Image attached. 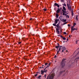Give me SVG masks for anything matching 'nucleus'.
I'll use <instances>...</instances> for the list:
<instances>
[{
  "instance_id": "1",
  "label": "nucleus",
  "mask_w": 79,
  "mask_h": 79,
  "mask_svg": "<svg viewBox=\"0 0 79 79\" xmlns=\"http://www.w3.org/2000/svg\"><path fill=\"white\" fill-rule=\"evenodd\" d=\"M66 47H63V46H59V51H57V53L56 54V55L58 54V53L60 52V53H63L64 50H66Z\"/></svg>"
},
{
  "instance_id": "2",
  "label": "nucleus",
  "mask_w": 79,
  "mask_h": 79,
  "mask_svg": "<svg viewBox=\"0 0 79 79\" xmlns=\"http://www.w3.org/2000/svg\"><path fill=\"white\" fill-rule=\"evenodd\" d=\"M65 60H66L65 59H63L61 62V64L62 68H64V65H65V63H64V61Z\"/></svg>"
},
{
  "instance_id": "3",
  "label": "nucleus",
  "mask_w": 79,
  "mask_h": 79,
  "mask_svg": "<svg viewBox=\"0 0 79 79\" xmlns=\"http://www.w3.org/2000/svg\"><path fill=\"white\" fill-rule=\"evenodd\" d=\"M60 20V19H55V23H53V25L54 26H57V25H56V24L58 23V21H59Z\"/></svg>"
},
{
  "instance_id": "4",
  "label": "nucleus",
  "mask_w": 79,
  "mask_h": 79,
  "mask_svg": "<svg viewBox=\"0 0 79 79\" xmlns=\"http://www.w3.org/2000/svg\"><path fill=\"white\" fill-rule=\"evenodd\" d=\"M55 75L54 74H52L51 75H50L49 77V79H53V77L54 76H55Z\"/></svg>"
},
{
  "instance_id": "5",
  "label": "nucleus",
  "mask_w": 79,
  "mask_h": 79,
  "mask_svg": "<svg viewBox=\"0 0 79 79\" xmlns=\"http://www.w3.org/2000/svg\"><path fill=\"white\" fill-rule=\"evenodd\" d=\"M55 6H57V7H58V8H60V6H59V5L57 3H54V7H55Z\"/></svg>"
},
{
  "instance_id": "6",
  "label": "nucleus",
  "mask_w": 79,
  "mask_h": 79,
  "mask_svg": "<svg viewBox=\"0 0 79 79\" xmlns=\"http://www.w3.org/2000/svg\"><path fill=\"white\" fill-rule=\"evenodd\" d=\"M56 32L58 34H60V31H59V28H56Z\"/></svg>"
},
{
  "instance_id": "7",
  "label": "nucleus",
  "mask_w": 79,
  "mask_h": 79,
  "mask_svg": "<svg viewBox=\"0 0 79 79\" xmlns=\"http://www.w3.org/2000/svg\"><path fill=\"white\" fill-rule=\"evenodd\" d=\"M68 8L69 11H71V6H69V7H68Z\"/></svg>"
},
{
  "instance_id": "8",
  "label": "nucleus",
  "mask_w": 79,
  "mask_h": 79,
  "mask_svg": "<svg viewBox=\"0 0 79 79\" xmlns=\"http://www.w3.org/2000/svg\"><path fill=\"white\" fill-rule=\"evenodd\" d=\"M56 27L57 28H60V23H59L57 24V26H56Z\"/></svg>"
},
{
  "instance_id": "9",
  "label": "nucleus",
  "mask_w": 79,
  "mask_h": 79,
  "mask_svg": "<svg viewBox=\"0 0 79 79\" xmlns=\"http://www.w3.org/2000/svg\"><path fill=\"white\" fill-rule=\"evenodd\" d=\"M60 36L61 38H62V39H63V40H66V38L64 37H63V36L61 35Z\"/></svg>"
},
{
  "instance_id": "10",
  "label": "nucleus",
  "mask_w": 79,
  "mask_h": 79,
  "mask_svg": "<svg viewBox=\"0 0 79 79\" xmlns=\"http://www.w3.org/2000/svg\"><path fill=\"white\" fill-rule=\"evenodd\" d=\"M41 74H44V73H45V72L44 71V70H41Z\"/></svg>"
},
{
  "instance_id": "11",
  "label": "nucleus",
  "mask_w": 79,
  "mask_h": 79,
  "mask_svg": "<svg viewBox=\"0 0 79 79\" xmlns=\"http://www.w3.org/2000/svg\"><path fill=\"white\" fill-rule=\"evenodd\" d=\"M65 71H60V73H59V74H62V73H63V72H64Z\"/></svg>"
},
{
  "instance_id": "12",
  "label": "nucleus",
  "mask_w": 79,
  "mask_h": 79,
  "mask_svg": "<svg viewBox=\"0 0 79 79\" xmlns=\"http://www.w3.org/2000/svg\"><path fill=\"white\" fill-rule=\"evenodd\" d=\"M56 16L57 18H58V17L59 16V15H58V14L57 13H56Z\"/></svg>"
},
{
  "instance_id": "13",
  "label": "nucleus",
  "mask_w": 79,
  "mask_h": 79,
  "mask_svg": "<svg viewBox=\"0 0 79 79\" xmlns=\"http://www.w3.org/2000/svg\"><path fill=\"white\" fill-rule=\"evenodd\" d=\"M59 47H60V46H55L56 48H57V50L56 51H58V48Z\"/></svg>"
},
{
  "instance_id": "14",
  "label": "nucleus",
  "mask_w": 79,
  "mask_h": 79,
  "mask_svg": "<svg viewBox=\"0 0 79 79\" xmlns=\"http://www.w3.org/2000/svg\"><path fill=\"white\" fill-rule=\"evenodd\" d=\"M63 10H64L65 11H66V8L65 7L63 6Z\"/></svg>"
},
{
  "instance_id": "15",
  "label": "nucleus",
  "mask_w": 79,
  "mask_h": 79,
  "mask_svg": "<svg viewBox=\"0 0 79 79\" xmlns=\"http://www.w3.org/2000/svg\"><path fill=\"white\" fill-rule=\"evenodd\" d=\"M60 10H57L56 11V13H59L60 12Z\"/></svg>"
},
{
  "instance_id": "16",
  "label": "nucleus",
  "mask_w": 79,
  "mask_h": 79,
  "mask_svg": "<svg viewBox=\"0 0 79 79\" xmlns=\"http://www.w3.org/2000/svg\"><path fill=\"white\" fill-rule=\"evenodd\" d=\"M62 11H63V12H64V13H67V12H66V11L64 10L63 9H62Z\"/></svg>"
},
{
  "instance_id": "17",
  "label": "nucleus",
  "mask_w": 79,
  "mask_h": 79,
  "mask_svg": "<svg viewBox=\"0 0 79 79\" xmlns=\"http://www.w3.org/2000/svg\"><path fill=\"white\" fill-rule=\"evenodd\" d=\"M77 17H78V15H77L76 18L77 21H78V18H77Z\"/></svg>"
},
{
  "instance_id": "18",
  "label": "nucleus",
  "mask_w": 79,
  "mask_h": 79,
  "mask_svg": "<svg viewBox=\"0 0 79 79\" xmlns=\"http://www.w3.org/2000/svg\"><path fill=\"white\" fill-rule=\"evenodd\" d=\"M62 22H66V19L64 20V19H63L62 20Z\"/></svg>"
},
{
  "instance_id": "19",
  "label": "nucleus",
  "mask_w": 79,
  "mask_h": 79,
  "mask_svg": "<svg viewBox=\"0 0 79 79\" xmlns=\"http://www.w3.org/2000/svg\"><path fill=\"white\" fill-rule=\"evenodd\" d=\"M71 29H72V30L73 31H74V30H76V28H71Z\"/></svg>"
},
{
  "instance_id": "20",
  "label": "nucleus",
  "mask_w": 79,
  "mask_h": 79,
  "mask_svg": "<svg viewBox=\"0 0 79 79\" xmlns=\"http://www.w3.org/2000/svg\"><path fill=\"white\" fill-rule=\"evenodd\" d=\"M48 66L47 67H46L44 69V71H45V69H47V68H48Z\"/></svg>"
},
{
  "instance_id": "21",
  "label": "nucleus",
  "mask_w": 79,
  "mask_h": 79,
  "mask_svg": "<svg viewBox=\"0 0 79 79\" xmlns=\"http://www.w3.org/2000/svg\"><path fill=\"white\" fill-rule=\"evenodd\" d=\"M41 77H42V76L41 75H40L39 76L37 77H38V78H40Z\"/></svg>"
},
{
  "instance_id": "22",
  "label": "nucleus",
  "mask_w": 79,
  "mask_h": 79,
  "mask_svg": "<svg viewBox=\"0 0 79 79\" xmlns=\"http://www.w3.org/2000/svg\"><path fill=\"white\" fill-rule=\"evenodd\" d=\"M67 23H68V22H65V23H63V25H64L65 24H67Z\"/></svg>"
},
{
  "instance_id": "23",
  "label": "nucleus",
  "mask_w": 79,
  "mask_h": 79,
  "mask_svg": "<svg viewBox=\"0 0 79 79\" xmlns=\"http://www.w3.org/2000/svg\"><path fill=\"white\" fill-rule=\"evenodd\" d=\"M63 5H64V6H66V5L65 3H64V4H63Z\"/></svg>"
},
{
  "instance_id": "24",
  "label": "nucleus",
  "mask_w": 79,
  "mask_h": 79,
  "mask_svg": "<svg viewBox=\"0 0 79 79\" xmlns=\"http://www.w3.org/2000/svg\"><path fill=\"white\" fill-rule=\"evenodd\" d=\"M43 10H44V11H47V9L44 8L43 9Z\"/></svg>"
},
{
  "instance_id": "25",
  "label": "nucleus",
  "mask_w": 79,
  "mask_h": 79,
  "mask_svg": "<svg viewBox=\"0 0 79 79\" xmlns=\"http://www.w3.org/2000/svg\"><path fill=\"white\" fill-rule=\"evenodd\" d=\"M66 16V17H67V18H69V16L68 15H67Z\"/></svg>"
},
{
  "instance_id": "26",
  "label": "nucleus",
  "mask_w": 79,
  "mask_h": 79,
  "mask_svg": "<svg viewBox=\"0 0 79 79\" xmlns=\"http://www.w3.org/2000/svg\"><path fill=\"white\" fill-rule=\"evenodd\" d=\"M71 13H72V16H73V15H74V14L73 13V12H71Z\"/></svg>"
},
{
  "instance_id": "27",
  "label": "nucleus",
  "mask_w": 79,
  "mask_h": 79,
  "mask_svg": "<svg viewBox=\"0 0 79 79\" xmlns=\"http://www.w3.org/2000/svg\"><path fill=\"white\" fill-rule=\"evenodd\" d=\"M69 6V4L67 3V7H68Z\"/></svg>"
},
{
  "instance_id": "28",
  "label": "nucleus",
  "mask_w": 79,
  "mask_h": 79,
  "mask_svg": "<svg viewBox=\"0 0 79 79\" xmlns=\"http://www.w3.org/2000/svg\"><path fill=\"white\" fill-rule=\"evenodd\" d=\"M37 75H38L37 74H35V77H36L37 76Z\"/></svg>"
},
{
  "instance_id": "29",
  "label": "nucleus",
  "mask_w": 79,
  "mask_h": 79,
  "mask_svg": "<svg viewBox=\"0 0 79 79\" xmlns=\"http://www.w3.org/2000/svg\"><path fill=\"white\" fill-rule=\"evenodd\" d=\"M73 10H74L73 9H72L71 10V12H73Z\"/></svg>"
},
{
  "instance_id": "30",
  "label": "nucleus",
  "mask_w": 79,
  "mask_h": 79,
  "mask_svg": "<svg viewBox=\"0 0 79 79\" xmlns=\"http://www.w3.org/2000/svg\"><path fill=\"white\" fill-rule=\"evenodd\" d=\"M64 35H66V32H64Z\"/></svg>"
},
{
  "instance_id": "31",
  "label": "nucleus",
  "mask_w": 79,
  "mask_h": 79,
  "mask_svg": "<svg viewBox=\"0 0 79 79\" xmlns=\"http://www.w3.org/2000/svg\"><path fill=\"white\" fill-rule=\"evenodd\" d=\"M57 45H58L57 46L60 47V44H59V43H57Z\"/></svg>"
},
{
  "instance_id": "32",
  "label": "nucleus",
  "mask_w": 79,
  "mask_h": 79,
  "mask_svg": "<svg viewBox=\"0 0 79 79\" xmlns=\"http://www.w3.org/2000/svg\"><path fill=\"white\" fill-rule=\"evenodd\" d=\"M63 12V16H64V15H65V14Z\"/></svg>"
},
{
  "instance_id": "33",
  "label": "nucleus",
  "mask_w": 79,
  "mask_h": 79,
  "mask_svg": "<svg viewBox=\"0 0 79 79\" xmlns=\"http://www.w3.org/2000/svg\"><path fill=\"white\" fill-rule=\"evenodd\" d=\"M48 64V63H45V65H47Z\"/></svg>"
},
{
  "instance_id": "34",
  "label": "nucleus",
  "mask_w": 79,
  "mask_h": 79,
  "mask_svg": "<svg viewBox=\"0 0 79 79\" xmlns=\"http://www.w3.org/2000/svg\"><path fill=\"white\" fill-rule=\"evenodd\" d=\"M73 24H74V26H76V23H74Z\"/></svg>"
},
{
  "instance_id": "35",
  "label": "nucleus",
  "mask_w": 79,
  "mask_h": 79,
  "mask_svg": "<svg viewBox=\"0 0 79 79\" xmlns=\"http://www.w3.org/2000/svg\"><path fill=\"white\" fill-rule=\"evenodd\" d=\"M47 72V70H45L44 71V73H46V72Z\"/></svg>"
},
{
  "instance_id": "36",
  "label": "nucleus",
  "mask_w": 79,
  "mask_h": 79,
  "mask_svg": "<svg viewBox=\"0 0 79 79\" xmlns=\"http://www.w3.org/2000/svg\"><path fill=\"white\" fill-rule=\"evenodd\" d=\"M68 27H70V24H68Z\"/></svg>"
},
{
  "instance_id": "37",
  "label": "nucleus",
  "mask_w": 79,
  "mask_h": 79,
  "mask_svg": "<svg viewBox=\"0 0 79 79\" xmlns=\"http://www.w3.org/2000/svg\"><path fill=\"white\" fill-rule=\"evenodd\" d=\"M50 64H51V63H50L48 65V67H49V66H50Z\"/></svg>"
},
{
  "instance_id": "38",
  "label": "nucleus",
  "mask_w": 79,
  "mask_h": 79,
  "mask_svg": "<svg viewBox=\"0 0 79 79\" xmlns=\"http://www.w3.org/2000/svg\"><path fill=\"white\" fill-rule=\"evenodd\" d=\"M56 58V55H55L54 56V58Z\"/></svg>"
},
{
  "instance_id": "39",
  "label": "nucleus",
  "mask_w": 79,
  "mask_h": 79,
  "mask_svg": "<svg viewBox=\"0 0 79 79\" xmlns=\"http://www.w3.org/2000/svg\"><path fill=\"white\" fill-rule=\"evenodd\" d=\"M60 10H62V7H60Z\"/></svg>"
},
{
  "instance_id": "40",
  "label": "nucleus",
  "mask_w": 79,
  "mask_h": 79,
  "mask_svg": "<svg viewBox=\"0 0 79 79\" xmlns=\"http://www.w3.org/2000/svg\"><path fill=\"white\" fill-rule=\"evenodd\" d=\"M67 15V14H65L64 16H66Z\"/></svg>"
},
{
  "instance_id": "41",
  "label": "nucleus",
  "mask_w": 79,
  "mask_h": 79,
  "mask_svg": "<svg viewBox=\"0 0 79 79\" xmlns=\"http://www.w3.org/2000/svg\"><path fill=\"white\" fill-rule=\"evenodd\" d=\"M21 44V42H19V44Z\"/></svg>"
},
{
  "instance_id": "42",
  "label": "nucleus",
  "mask_w": 79,
  "mask_h": 79,
  "mask_svg": "<svg viewBox=\"0 0 79 79\" xmlns=\"http://www.w3.org/2000/svg\"><path fill=\"white\" fill-rule=\"evenodd\" d=\"M64 1V0H61V2H63Z\"/></svg>"
},
{
  "instance_id": "43",
  "label": "nucleus",
  "mask_w": 79,
  "mask_h": 79,
  "mask_svg": "<svg viewBox=\"0 0 79 79\" xmlns=\"http://www.w3.org/2000/svg\"><path fill=\"white\" fill-rule=\"evenodd\" d=\"M24 60H27V59H26V58H24Z\"/></svg>"
},
{
  "instance_id": "44",
  "label": "nucleus",
  "mask_w": 79,
  "mask_h": 79,
  "mask_svg": "<svg viewBox=\"0 0 79 79\" xmlns=\"http://www.w3.org/2000/svg\"><path fill=\"white\" fill-rule=\"evenodd\" d=\"M46 76H47V75L46 74H45L44 75V77H46Z\"/></svg>"
},
{
  "instance_id": "45",
  "label": "nucleus",
  "mask_w": 79,
  "mask_h": 79,
  "mask_svg": "<svg viewBox=\"0 0 79 79\" xmlns=\"http://www.w3.org/2000/svg\"><path fill=\"white\" fill-rule=\"evenodd\" d=\"M49 76H48L46 79H48V77Z\"/></svg>"
},
{
  "instance_id": "46",
  "label": "nucleus",
  "mask_w": 79,
  "mask_h": 79,
  "mask_svg": "<svg viewBox=\"0 0 79 79\" xmlns=\"http://www.w3.org/2000/svg\"><path fill=\"white\" fill-rule=\"evenodd\" d=\"M69 37H70L71 38V35H70L69 36Z\"/></svg>"
},
{
  "instance_id": "47",
  "label": "nucleus",
  "mask_w": 79,
  "mask_h": 79,
  "mask_svg": "<svg viewBox=\"0 0 79 79\" xmlns=\"http://www.w3.org/2000/svg\"><path fill=\"white\" fill-rule=\"evenodd\" d=\"M60 10V8H58V10Z\"/></svg>"
},
{
  "instance_id": "48",
  "label": "nucleus",
  "mask_w": 79,
  "mask_h": 79,
  "mask_svg": "<svg viewBox=\"0 0 79 79\" xmlns=\"http://www.w3.org/2000/svg\"><path fill=\"white\" fill-rule=\"evenodd\" d=\"M71 28H72V29H73L74 28V26H73Z\"/></svg>"
},
{
  "instance_id": "49",
  "label": "nucleus",
  "mask_w": 79,
  "mask_h": 79,
  "mask_svg": "<svg viewBox=\"0 0 79 79\" xmlns=\"http://www.w3.org/2000/svg\"><path fill=\"white\" fill-rule=\"evenodd\" d=\"M73 30H72V29H71V32L72 33V32H73Z\"/></svg>"
},
{
  "instance_id": "50",
  "label": "nucleus",
  "mask_w": 79,
  "mask_h": 79,
  "mask_svg": "<svg viewBox=\"0 0 79 79\" xmlns=\"http://www.w3.org/2000/svg\"><path fill=\"white\" fill-rule=\"evenodd\" d=\"M69 6H70V2H69Z\"/></svg>"
},
{
  "instance_id": "51",
  "label": "nucleus",
  "mask_w": 79,
  "mask_h": 79,
  "mask_svg": "<svg viewBox=\"0 0 79 79\" xmlns=\"http://www.w3.org/2000/svg\"><path fill=\"white\" fill-rule=\"evenodd\" d=\"M28 27H29L30 28H31V27L30 26H28Z\"/></svg>"
},
{
  "instance_id": "52",
  "label": "nucleus",
  "mask_w": 79,
  "mask_h": 79,
  "mask_svg": "<svg viewBox=\"0 0 79 79\" xmlns=\"http://www.w3.org/2000/svg\"><path fill=\"white\" fill-rule=\"evenodd\" d=\"M32 18H31V19H30V20H32Z\"/></svg>"
},
{
  "instance_id": "53",
  "label": "nucleus",
  "mask_w": 79,
  "mask_h": 79,
  "mask_svg": "<svg viewBox=\"0 0 79 79\" xmlns=\"http://www.w3.org/2000/svg\"><path fill=\"white\" fill-rule=\"evenodd\" d=\"M13 28H15L16 27H13Z\"/></svg>"
},
{
  "instance_id": "54",
  "label": "nucleus",
  "mask_w": 79,
  "mask_h": 79,
  "mask_svg": "<svg viewBox=\"0 0 79 79\" xmlns=\"http://www.w3.org/2000/svg\"><path fill=\"white\" fill-rule=\"evenodd\" d=\"M67 41L68 40V38H67Z\"/></svg>"
},
{
  "instance_id": "55",
  "label": "nucleus",
  "mask_w": 79,
  "mask_h": 79,
  "mask_svg": "<svg viewBox=\"0 0 79 79\" xmlns=\"http://www.w3.org/2000/svg\"><path fill=\"white\" fill-rule=\"evenodd\" d=\"M40 69L42 68V67H40Z\"/></svg>"
},
{
  "instance_id": "56",
  "label": "nucleus",
  "mask_w": 79,
  "mask_h": 79,
  "mask_svg": "<svg viewBox=\"0 0 79 79\" xmlns=\"http://www.w3.org/2000/svg\"><path fill=\"white\" fill-rule=\"evenodd\" d=\"M38 73H39V74H40V72H39Z\"/></svg>"
},
{
  "instance_id": "57",
  "label": "nucleus",
  "mask_w": 79,
  "mask_h": 79,
  "mask_svg": "<svg viewBox=\"0 0 79 79\" xmlns=\"http://www.w3.org/2000/svg\"><path fill=\"white\" fill-rule=\"evenodd\" d=\"M56 9V8H54V10H55H55H55Z\"/></svg>"
},
{
  "instance_id": "58",
  "label": "nucleus",
  "mask_w": 79,
  "mask_h": 79,
  "mask_svg": "<svg viewBox=\"0 0 79 79\" xmlns=\"http://www.w3.org/2000/svg\"><path fill=\"white\" fill-rule=\"evenodd\" d=\"M36 73H37V74H38V72H36Z\"/></svg>"
},
{
  "instance_id": "59",
  "label": "nucleus",
  "mask_w": 79,
  "mask_h": 79,
  "mask_svg": "<svg viewBox=\"0 0 79 79\" xmlns=\"http://www.w3.org/2000/svg\"><path fill=\"white\" fill-rule=\"evenodd\" d=\"M63 43H64V42H65V41H63Z\"/></svg>"
},
{
  "instance_id": "60",
  "label": "nucleus",
  "mask_w": 79,
  "mask_h": 79,
  "mask_svg": "<svg viewBox=\"0 0 79 79\" xmlns=\"http://www.w3.org/2000/svg\"><path fill=\"white\" fill-rule=\"evenodd\" d=\"M66 52H68V51L67 50L66 51Z\"/></svg>"
},
{
  "instance_id": "61",
  "label": "nucleus",
  "mask_w": 79,
  "mask_h": 79,
  "mask_svg": "<svg viewBox=\"0 0 79 79\" xmlns=\"http://www.w3.org/2000/svg\"><path fill=\"white\" fill-rule=\"evenodd\" d=\"M44 66V65H42V66Z\"/></svg>"
},
{
  "instance_id": "62",
  "label": "nucleus",
  "mask_w": 79,
  "mask_h": 79,
  "mask_svg": "<svg viewBox=\"0 0 79 79\" xmlns=\"http://www.w3.org/2000/svg\"><path fill=\"white\" fill-rule=\"evenodd\" d=\"M65 74H65L64 75V76H65Z\"/></svg>"
},
{
  "instance_id": "63",
  "label": "nucleus",
  "mask_w": 79,
  "mask_h": 79,
  "mask_svg": "<svg viewBox=\"0 0 79 79\" xmlns=\"http://www.w3.org/2000/svg\"><path fill=\"white\" fill-rule=\"evenodd\" d=\"M1 19H3V18H1Z\"/></svg>"
},
{
  "instance_id": "64",
  "label": "nucleus",
  "mask_w": 79,
  "mask_h": 79,
  "mask_svg": "<svg viewBox=\"0 0 79 79\" xmlns=\"http://www.w3.org/2000/svg\"><path fill=\"white\" fill-rule=\"evenodd\" d=\"M41 79V78H40V79Z\"/></svg>"
}]
</instances>
